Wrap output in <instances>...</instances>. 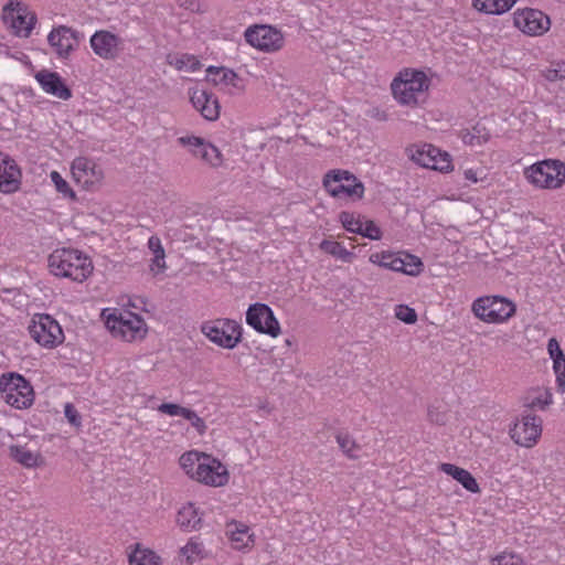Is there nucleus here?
Instances as JSON below:
<instances>
[{
	"instance_id": "nucleus-1",
	"label": "nucleus",
	"mask_w": 565,
	"mask_h": 565,
	"mask_svg": "<svg viewBox=\"0 0 565 565\" xmlns=\"http://www.w3.org/2000/svg\"><path fill=\"white\" fill-rule=\"evenodd\" d=\"M50 271L56 277L82 282L93 270L90 259L82 252L72 248L55 249L47 259Z\"/></svg>"
},
{
	"instance_id": "nucleus-2",
	"label": "nucleus",
	"mask_w": 565,
	"mask_h": 565,
	"mask_svg": "<svg viewBox=\"0 0 565 565\" xmlns=\"http://www.w3.org/2000/svg\"><path fill=\"white\" fill-rule=\"evenodd\" d=\"M429 85L430 79L423 71L405 68L393 79L391 90L399 105L415 107L424 100Z\"/></svg>"
},
{
	"instance_id": "nucleus-3",
	"label": "nucleus",
	"mask_w": 565,
	"mask_h": 565,
	"mask_svg": "<svg viewBox=\"0 0 565 565\" xmlns=\"http://www.w3.org/2000/svg\"><path fill=\"white\" fill-rule=\"evenodd\" d=\"M2 398L17 409L30 407L34 401V392L30 382L17 373L3 374L0 379Z\"/></svg>"
},
{
	"instance_id": "nucleus-4",
	"label": "nucleus",
	"mask_w": 565,
	"mask_h": 565,
	"mask_svg": "<svg viewBox=\"0 0 565 565\" xmlns=\"http://www.w3.org/2000/svg\"><path fill=\"white\" fill-rule=\"evenodd\" d=\"M526 179L541 189H558L565 183V163L547 159L525 169Z\"/></svg>"
},
{
	"instance_id": "nucleus-5",
	"label": "nucleus",
	"mask_w": 565,
	"mask_h": 565,
	"mask_svg": "<svg viewBox=\"0 0 565 565\" xmlns=\"http://www.w3.org/2000/svg\"><path fill=\"white\" fill-rule=\"evenodd\" d=\"M472 311L487 323H501L515 313V305L500 296H487L473 301Z\"/></svg>"
},
{
	"instance_id": "nucleus-6",
	"label": "nucleus",
	"mask_w": 565,
	"mask_h": 565,
	"mask_svg": "<svg viewBox=\"0 0 565 565\" xmlns=\"http://www.w3.org/2000/svg\"><path fill=\"white\" fill-rule=\"evenodd\" d=\"M323 186L333 198L360 200L364 194V185L355 175L344 170H331L323 179Z\"/></svg>"
},
{
	"instance_id": "nucleus-7",
	"label": "nucleus",
	"mask_w": 565,
	"mask_h": 565,
	"mask_svg": "<svg viewBox=\"0 0 565 565\" xmlns=\"http://www.w3.org/2000/svg\"><path fill=\"white\" fill-rule=\"evenodd\" d=\"M105 324L113 335L128 342L137 338H143L147 331L145 320L131 311H124L118 316L115 313L108 315Z\"/></svg>"
},
{
	"instance_id": "nucleus-8",
	"label": "nucleus",
	"mask_w": 565,
	"mask_h": 565,
	"mask_svg": "<svg viewBox=\"0 0 565 565\" xmlns=\"http://www.w3.org/2000/svg\"><path fill=\"white\" fill-rule=\"evenodd\" d=\"M201 330L213 343L225 349H234L241 342L243 332L242 326L231 319L204 322Z\"/></svg>"
},
{
	"instance_id": "nucleus-9",
	"label": "nucleus",
	"mask_w": 565,
	"mask_h": 565,
	"mask_svg": "<svg viewBox=\"0 0 565 565\" xmlns=\"http://www.w3.org/2000/svg\"><path fill=\"white\" fill-rule=\"evenodd\" d=\"M369 260L385 269L418 276L424 268L419 257L408 253L380 252L370 255Z\"/></svg>"
},
{
	"instance_id": "nucleus-10",
	"label": "nucleus",
	"mask_w": 565,
	"mask_h": 565,
	"mask_svg": "<svg viewBox=\"0 0 565 565\" xmlns=\"http://www.w3.org/2000/svg\"><path fill=\"white\" fill-rule=\"evenodd\" d=\"M28 329L31 338L44 348L52 349L64 341L61 326L50 315H35Z\"/></svg>"
},
{
	"instance_id": "nucleus-11",
	"label": "nucleus",
	"mask_w": 565,
	"mask_h": 565,
	"mask_svg": "<svg viewBox=\"0 0 565 565\" xmlns=\"http://www.w3.org/2000/svg\"><path fill=\"white\" fill-rule=\"evenodd\" d=\"M244 38L249 45L264 52H276L284 46L282 33L267 24L248 26Z\"/></svg>"
},
{
	"instance_id": "nucleus-12",
	"label": "nucleus",
	"mask_w": 565,
	"mask_h": 565,
	"mask_svg": "<svg viewBox=\"0 0 565 565\" xmlns=\"http://www.w3.org/2000/svg\"><path fill=\"white\" fill-rule=\"evenodd\" d=\"M542 434V419L533 414L522 415L521 419L515 422L509 429L511 439L519 446L533 447Z\"/></svg>"
},
{
	"instance_id": "nucleus-13",
	"label": "nucleus",
	"mask_w": 565,
	"mask_h": 565,
	"mask_svg": "<svg viewBox=\"0 0 565 565\" xmlns=\"http://www.w3.org/2000/svg\"><path fill=\"white\" fill-rule=\"evenodd\" d=\"M71 172L74 181L87 191L96 190L104 179L102 167L86 157L75 158L72 162Z\"/></svg>"
},
{
	"instance_id": "nucleus-14",
	"label": "nucleus",
	"mask_w": 565,
	"mask_h": 565,
	"mask_svg": "<svg viewBox=\"0 0 565 565\" xmlns=\"http://www.w3.org/2000/svg\"><path fill=\"white\" fill-rule=\"evenodd\" d=\"M246 322L259 333L276 338L280 333V326L274 311L266 303L256 302L246 311Z\"/></svg>"
},
{
	"instance_id": "nucleus-15",
	"label": "nucleus",
	"mask_w": 565,
	"mask_h": 565,
	"mask_svg": "<svg viewBox=\"0 0 565 565\" xmlns=\"http://www.w3.org/2000/svg\"><path fill=\"white\" fill-rule=\"evenodd\" d=\"M411 159L418 166L448 172L451 169V159L449 153L443 152L433 145L425 143L415 149H411Z\"/></svg>"
},
{
	"instance_id": "nucleus-16",
	"label": "nucleus",
	"mask_w": 565,
	"mask_h": 565,
	"mask_svg": "<svg viewBox=\"0 0 565 565\" xmlns=\"http://www.w3.org/2000/svg\"><path fill=\"white\" fill-rule=\"evenodd\" d=\"M513 24L530 36H539L548 31L550 18L536 9H523L513 13Z\"/></svg>"
},
{
	"instance_id": "nucleus-17",
	"label": "nucleus",
	"mask_w": 565,
	"mask_h": 565,
	"mask_svg": "<svg viewBox=\"0 0 565 565\" xmlns=\"http://www.w3.org/2000/svg\"><path fill=\"white\" fill-rule=\"evenodd\" d=\"M83 38V33L77 30L66 25H60L53 28L49 33L47 42L55 50L58 57L67 58Z\"/></svg>"
},
{
	"instance_id": "nucleus-18",
	"label": "nucleus",
	"mask_w": 565,
	"mask_h": 565,
	"mask_svg": "<svg viewBox=\"0 0 565 565\" xmlns=\"http://www.w3.org/2000/svg\"><path fill=\"white\" fill-rule=\"evenodd\" d=\"M93 52L103 60L114 61L122 50V40L107 30L96 31L89 40Z\"/></svg>"
},
{
	"instance_id": "nucleus-19",
	"label": "nucleus",
	"mask_w": 565,
	"mask_h": 565,
	"mask_svg": "<svg viewBox=\"0 0 565 565\" xmlns=\"http://www.w3.org/2000/svg\"><path fill=\"white\" fill-rule=\"evenodd\" d=\"M179 143L189 147L193 156L200 158L211 167H220L223 157L217 147L196 136H184L178 139Z\"/></svg>"
},
{
	"instance_id": "nucleus-20",
	"label": "nucleus",
	"mask_w": 565,
	"mask_h": 565,
	"mask_svg": "<svg viewBox=\"0 0 565 565\" xmlns=\"http://www.w3.org/2000/svg\"><path fill=\"white\" fill-rule=\"evenodd\" d=\"M195 480L212 487H222L228 481V471L217 459L206 455L196 467Z\"/></svg>"
},
{
	"instance_id": "nucleus-21",
	"label": "nucleus",
	"mask_w": 565,
	"mask_h": 565,
	"mask_svg": "<svg viewBox=\"0 0 565 565\" xmlns=\"http://www.w3.org/2000/svg\"><path fill=\"white\" fill-rule=\"evenodd\" d=\"M34 77L46 94L62 100H68L72 97L71 88L64 83L58 73L41 70Z\"/></svg>"
},
{
	"instance_id": "nucleus-22",
	"label": "nucleus",
	"mask_w": 565,
	"mask_h": 565,
	"mask_svg": "<svg viewBox=\"0 0 565 565\" xmlns=\"http://www.w3.org/2000/svg\"><path fill=\"white\" fill-rule=\"evenodd\" d=\"M191 103L206 120L213 121L218 118L220 104L214 94L204 89H194L191 94Z\"/></svg>"
},
{
	"instance_id": "nucleus-23",
	"label": "nucleus",
	"mask_w": 565,
	"mask_h": 565,
	"mask_svg": "<svg viewBox=\"0 0 565 565\" xmlns=\"http://www.w3.org/2000/svg\"><path fill=\"white\" fill-rule=\"evenodd\" d=\"M0 168V192L13 193L20 186L21 171L14 160L8 156L1 157Z\"/></svg>"
},
{
	"instance_id": "nucleus-24",
	"label": "nucleus",
	"mask_w": 565,
	"mask_h": 565,
	"mask_svg": "<svg viewBox=\"0 0 565 565\" xmlns=\"http://www.w3.org/2000/svg\"><path fill=\"white\" fill-rule=\"evenodd\" d=\"M440 468L446 475L451 476L469 492H480V487L476 478L468 470L452 463H443Z\"/></svg>"
},
{
	"instance_id": "nucleus-25",
	"label": "nucleus",
	"mask_w": 565,
	"mask_h": 565,
	"mask_svg": "<svg viewBox=\"0 0 565 565\" xmlns=\"http://www.w3.org/2000/svg\"><path fill=\"white\" fill-rule=\"evenodd\" d=\"M207 76L215 85L224 84L235 89H242L243 87L238 75L233 70L226 67L210 66L207 68Z\"/></svg>"
},
{
	"instance_id": "nucleus-26",
	"label": "nucleus",
	"mask_w": 565,
	"mask_h": 565,
	"mask_svg": "<svg viewBox=\"0 0 565 565\" xmlns=\"http://www.w3.org/2000/svg\"><path fill=\"white\" fill-rule=\"evenodd\" d=\"M226 534L230 536L233 547L236 550H244L253 542V534L249 533V527L239 522L228 523Z\"/></svg>"
},
{
	"instance_id": "nucleus-27",
	"label": "nucleus",
	"mask_w": 565,
	"mask_h": 565,
	"mask_svg": "<svg viewBox=\"0 0 565 565\" xmlns=\"http://www.w3.org/2000/svg\"><path fill=\"white\" fill-rule=\"evenodd\" d=\"M518 0H472V6L487 14H502L509 11Z\"/></svg>"
},
{
	"instance_id": "nucleus-28",
	"label": "nucleus",
	"mask_w": 565,
	"mask_h": 565,
	"mask_svg": "<svg viewBox=\"0 0 565 565\" xmlns=\"http://www.w3.org/2000/svg\"><path fill=\"white\" fill-rule=\"evenodd\" d=\"M148 247L153 254V258L150 264V271L158 275L166 269L164 248L162 247L161 241L158 236H151L148 239Z\"/></svg>"
},
{
	"instance_id": "nucleus-29",
	"label": "nucleus",
	"mask_w": 565,
	"mask_h": 565,
	"mask_svg": "<svg viewBox=\"0 0 565 565\" xmlns=\"http://www.w3.org/2000/svg\"><path fill=\"white\" fill-rule=\"evenodd\" d=\"M177 523L184 530L198 529L201 523V518L192 503H189L179 510Z\"/></svg>"
},
{
	"instance_id": "nucleus-30",
	"label": "nucleus",
	"mask_w": 565,
	"mask_h": 565,
	"mask_svg": "<svg viewBox=\"0 0 565 565\" xmlns=\"http://www.w3.org/2000/svg\"><path fill=\"white\" fill-rule=\"evenodd\" d=\"M9 450L11 458L26 468L36 467L39 463L40 457L24 446L12 445Z\"/></svg>"
},
{
	"instance_id": "nucleus-31",
	"label": "nucleus",
	"mask_w": 565,
	"mask_h": 565,
	"mask_svg": "<svg viewBox=\"0 0 565 565\" xmlns=\"http://www.w3.org/2000/svg\"><path fill=\"white\" fill-rule=\"evenodd\" d=\"M320 249L345 263H351L355 256L352 252L348 250L341 243L335 241L323 239L320 243Z\"/></svg>"
},
{
	"instance_id": "nucleus-32",
	"label": "nucleus",
	"mask_w": 565,
	"mask_h": 565,
	"mask_svg": "<svg viewBox=\"0 0 565 565\" xmlns=\"http://www.w3.org/2000/svg\"><path fill=\"white\" fill-rule=\"evenodd\" d=\"M460 138L465 145L480 146V145L486 143L489 140L490 135L486 130L484 127H481L480 125H476L471 131L468 129L461 130Z\"/></svg>"
},
{
	"instance_id": "nucleus-33",
	"label": "nucleus",
	"mask_w": 565,
	"mask_h": 565,
	"mask_svg": "<svg viewBox=\"0 0 565 565\" xmlns=\"http://www.w3.org/2000/svg\"><path fill=\"white\" fill-rule=\"evenodd\" d=\"M205 454H201L199 451H188L184 452L180 457V465L183 468V470L186 472L188 476H190L192 479L196 478V467L202 463L203 457H205Z\"/></svg>"
},
{
	"instance_id": "nucleus-34",
	"label": "nucleus",
	"mask_w": 565,
	"mask_h": 565,
	"mask_svg": "<svg viewBox=\"0 0 565 565\" xmlns=\"http://www.w3.org/2000/svg\"><path fill=\"white\" fill-rule=\"evenodd\" d=\"M339 220L348 232L362 233V225H364V217L362 215L343 211L339 214Z\"/></svg>"
},
{
	"instance_id": "nucleus-35",
	"label": "nucleus",
	"mask_w": 565,
	"mask_h": 565,
	"mask_svg": "<svg viewBox=\"0 0 565 565\" xmlns=\"http://www.w3.org/2000/svg\"><path fill=\"white\" fill-rule=\"evenodd\" d=\"M130 565H160V557L152 551L137 548L129 555Z\"/></svg>"
},
{
	"instance_id": "nucleus-36",
	"label": "nucleus",
	"mask_w": 565,
	"mask_h": 565,
	"mask_svg": "<svg viewBox=\"0 0 565 565\" xmlns=\"http://www.w3.org/2000/svg\"><path fill=\"white\" fill-rule=\"evenodd\" d=\"M36 22L35 14H20L13 19L12 26L23 36H29Z\"/></svg>"
},
{
	"instance_id": "nucleus-37",
	"label": "nucleus",
	"mask_w": 565,
	"mask_h": 565,
	"mask_svg": "<svg viewBox=\"0 0 565 565\" xmlns=\"http://www.w3.org/2000/svg\"><path fill=\"white\" fill-rule=\"evenodd\" d=\"M337 443L340 447V449L343 451V454L350 458L355 459L358 458L356 450L359 449V446L356 445L355 440L348 434V433H338L335 436Z\"/></svg>"
},
{
	"instance_id": "nucleus-38",
	"label": "nucleus",
	"mask_w": 565,
	"mask_h": 565,
	"mask_svg": "<svg viewBox=\"0 0 565 565\" xmlns=\"http://www.w3.org/2000/svg\"><path fill=\"white\" fill-rule=\"evenodd\" d=\"M50 177H51V181L55 185V189L58 193L63 194V196H65V198L72 199V200H74L76 198L73 189L70 186L67 181L57 171H52Z\"/></svg>"
},
{
	"instance_id": "nucleus-39",
	"label": "nucleus",
	"mask_w": 565,
	"mask_h": 565,
	"mask_svg": "<svg viewBox=\"0 0 565 565\" xmlns=\"http://www.w3.org/2000/svg\"><path fill=\"white\" fill-rule=\"evenodd\" d=\"M553 370L556 375V388L561 394L565 393V355L553 361Z\"/></svg>"
},
{
	"instance_id": "nucleus-40",
	"label": "nucleus",
	"mask_w": 565,
	"mask_h": 565,
	"mask_svg": "<svg viewBox=\"0 0 565 565\" xmlns=\"http://www.w3.org/2000/svg\"><path fill=\"white\" fill-rule=\"evenodd\" d=\"M395 317L407 324H413L417 321L416 311L413 308H409L408 306L405 305L396 306Z\"/></svg>"
},
{
	"instance_id": "nucleus-41",
	"label": "nucleus",
	"mask_w": 565,
	"mask_h": 565,
	"mask_svg": "<svg viewBox=\"0 0 565 565\" xmlns=\"http://www.w3.org/2000/svg\"><path fill=\"white\" fill-rule=\"evenodd\" d=\"M360 235L377 241L382 237V231L373 221L364 218V225H362V233Z\"/></svg>"
},
{
	"instance_id": "nucleus-42",
	"label": "nucleus",
	"mask_w": 565,
	"mask_h": 565,
	"mask_svg": "<svg viewBox=\"0 0 565 565\" xmlns=\"http://www.w3.org/2000/svg\"><path fill=\"white\" fill-rule=\"evenodd\" d=\"M552 403V394L546 391L544 395L535 396L533 398H527L525 402V406L527 408H540L545 409Z\"/></svg>"
},
{
	"instance_id": "nucleus-43",
	"label": "nucleus",
	"mask_w": 565,
	"mask_h": 565,
	"mask_svg": "<svg viewBox=\"0 0 565 565\" xmlns=\"http://www.w3.org/2000/svg\"><path fill=\"white\" fill-rule=\"evenodd\" d=\"M158 411L170 416H182L185 418L189 408L173 403H162L159 405Z\"/></svg>"
},
{
	"instance_id": "nucleus-44",
	"label": "nucleus",
	"mask_w": 565,
	"mask_h": 565,
	"mask_svg": "<svg viewBox=\"0 0 565 565\" xmlns=\"http://www.w3.org/2000/svg\"><path fill=\"white\" fill-rule=\"evenodd\" d=\"M544 77L550 82H557L565 78V62L557 63L556 67L544 71Z\"/></svg>"
},
{
	"instance_id": "nucleus-45",
	"label": "nucleus",
	"mask_w": 565,
	"mask_h": 565,
	"mask_svg": "<svg viewBox=\"0 0 565 565\" xmlns=\"http://www.w3.org/2000/svg\"><path fill=\"white\" fill-rule=\"evenodd\" d=\"M64 415L73 426L79 427L82 425V417L73 404H65Z\"/></svg>"
},
{
	"instance_id": "nucleus-46",
	"label": "nucleus",
	"mask_w": 565,
	"mask_h": 565,
	"mask_svg": "<svg viewBox=\"0 0 565 565\" xmlns=\"http://www.w3.org/2000/svg\"><path fill=\"white\" fill-rule=\"evenodd\" d=\"M185 419L191 422V425L199 431V434H204L206 430V425L204 420L192 409L189 408Z\"/></svg>"
},
{
	"instance_id": "nucleus-47",
	"label": "nucleus",
	"mask_w": 565,
	"mask_h": 565,
	"mask_svg": "<svg viewBox=\"0 0 565 565\" xmlns=\"http://www.w3.org/2000/svg\"><path fill=\"white\" fill-rule=\"evenodd\" d=\"M492 565H524L522 559L513 554L500 555L493 559Z\"/></svg>"
},
{
	"instance_id": "nucleus-48",
	"label": "nucleus",
	"mask_w": 565,
	"mask_h": 565,
	"mask_svg": "<svg viewBox=\"0 0 565 565\" xmlns=\"http://www.w3.org/2000/svg\"><path fill=\"white\" fill-rule=\"evenodd\" d=\"M547 351L550 358L554 361V359L562 358L565 355L559 347L558 341L555 338H551L547 342Z\"/></svg>"
},
{
	"instance_id": "nucleus-49",
	"label": "nucleus",
	"mask_w": 565,
	"mask_h": 565,
	"mask_svg": "<svg viewBox=\"0 0 565 565\" xmlns=\"http://www.w3.org/2000/svg\"><path fill=\"white\" fill-rule=\"evenodd\" d=\"M182 554L185 555L188 558H191L192 555L199 554L200 546L198 543L189 542L181 550Z\"/></svg>"
},
{
	"instance_id": "nucleus-50",
	"label": "nucleus",
	"mask_w": 565,
	"mask_h": 565,
	"mask_svg": "<svg viewBox=\"0 0 565 565\" xmlns=\"http://www.w3.org/2000/svg\"><path fill=\"white\" fill-rule=\"evenodd\" d=\"M465 179L471 183H477L481 178L478 175V171L472 169H467L465 171Z\"/></svg>"
},
{
	"instance_id": "nucleus-51",
	"label": "nucleus",
	"mask_w": 565,
	"mask_h": 565,
	"mask_svg": "<svg viewBox=\"0 0 565 565\" xmlns=\"http://www.w3.org/2000/svg\"><path fill=\"white\" fill-rule=\"evenodd\" d=\"M428 416H429L431 422H435L437 424H444L445 423L444 416L440 415L439 413H437L436 416H435L431 409L428 411Z\"/></svg>"
},
{
	"instance_id": "nucleus-52",
	"label": "nucleus",
	"mask_w": 565,
	"mask_h": 565,
	"mask_svg": "<svg viewBox=\"0 0 565 565\" xmlns=\"http://www.w3.org/2000/svg\"><path fill=\"white\" fill-rule=\"evenodd\" d=\"M177 65H178V67H179V68H182V67H183V65H184V60H183V58L179 60V61L177 62Z\"/></svg>"
},
{
	"instance_id": "nucleus-53",
	"label": "nucleus",
	"mask_w": 565,
	"mask_h": 565,
	"mask_svg": "<svg viewBox=\"0 0 565 565\" xmlns=\"http://www.w3.org/2000/svg\"><path fill=\"white\" fill-rule=\"evenodd\" d=\"M183 57H186V58H188V61H192V62H193L192 66H193L195 63H198L193 56L184 55Z\"/></svg>"
}]
</instances>
